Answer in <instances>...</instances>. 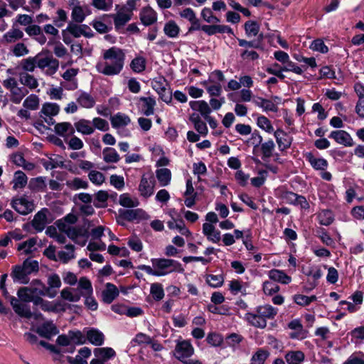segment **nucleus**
<instances>
[{"mask_svg": "<svg viewBox=\"0 0 364 364\" xmlns=\"http://www.w3.org/2000/svg\"><path fill=\"white\" fill-rule=\"evenodd\" d=\"M104 63H98L96 65L97 71L105 75H118L122 70L124 63L125 54L117 47H110L103 53Z\"/></svg>", "mask_w": 364, "mask_h": 364, "instance_id": "1", "label": "nucleus"}, {"mask_svg": "<svg viewBox=\"0 0 364 364\" xmlns=\"http://www.w3.org/2000/svg\"><path fill=\"white\" fill-rule=\"evenodd\" d=\"M193 353L194 349L191 343L187 341H182L176 344L174 355L176 358L184 364H202L198 360L189 359Z\"/></svg>", "mask_w": 364, "mask_h": 364, "instance_id": "2", "label": "nucleus"}, {"mask_svg": "<svg viewBox=\"0 0 364 364\" xmlns=\"http://www.w3.org/2000/svg\"><path fill=\"white\" fill-rule=\"evenodd\" d=\"M151 262L156 271L165 272V275L173 272L182 273L184 271L181 263L173 259L154 258L151 259Z\"/></svg>", "mask_w": 364, "mask_h": 364, "instance_id": "3", "label": "nucleus"}, {"mask_svg": "<svg viewBox=\"0 0 364 364\" xmlns=\"http://www.w3.org/2000/svg\"><path fill=\"white\" fill-rule=\"evenodd\" d=\"M1 290L2 291L3 296L6 299L10 301V304L16 314L21 317L28 319L33 317V313L31 311L30 309L26 305L21 304L19 300L16 297L10 296L6 287H4L3 289H1Z\"/></svg>", "mask_w": 364, "mask_h": 364, "instance_id": "4", "label": "nucleus"}, {"mask_svg": "<svg viewBox=\"0 0 364 364\" xmlns=\"http://www.w3.org/2000/svg\"><path fill=\"white\" fill-rule=\"evenodd\" d=\"M35 58L38 67L41 69L48 68L47 73L49 74H53L58 68V61L51 54L40 53Z\"/></svg>", "mask_w": 364, "mask_h": 364, "instance_id": "5", "label": "nucleus"}, {"mask_svg": "<svg viewBox=\"0 0 364 364\" xmlns=\"http://www.w3.org/2000/svg\"><path fill=\"white\" fill-rule=\"evenodd\" d=\"M152 88L157 92L160 98L166 103L172 100V93L168 87V83L164 77L154 80L151 82Z\"/></svg>", "mask_w": 364, "mask_h": 364, "instance_id": "6", "label": "nucleus"}, {"mask_svg": "<svg viewBox=\"0 0 364 364\" xmlns=\"http://www.w3.org/2000/svg\"><path fill=\"white\" fill-rule=\"evenodd\" d=\"M155 179L153 176L143 175L139 185L140 195L145 198H149L153 193L155 186Z\"/></svg>", "mask_w": 364, "mask_h": 364, "instance_id": "7", "label": "nucleus"}, {"mask_svg": "<svg viewBox=\"0 0 364 364\" xmlns=\"http://www.w3.org/2000/svg\"><path fill=\"white\" fill-rule=\"evenodd\" d=\"M11 204L16 211L24 215L30 213L34 209L33 202L27 200L25 196L17 199H13Z\"/></svg>", "mask_w": 364, "mask_h": 364, "instance_id": "8", "label": "nucleus"}, {"mask_svg": "<svg viewBox=\"0 0 364 364\" xmlns=\"http://www.w3.org/2000/svg\"><path fill=\"white\" fill-rule=\"evenodd\" d=\"M278 148L281 151H284L291 147L293 137L281 129L274 132Z\"/></svg>", "mask_w": 364, "mask_h": 364, "instance_id": "9", "label": "nucleus"}, {"mask_svg": "<svg viewBox=\"0 0 364 364\" xmlns=\"http://www.w3.org/2000/svg\"><path fill=\"white\" fill-rule=\"evenodd\" d=\"M119 217L127 221H133L134 220H143L146 218V213L142 209H120L119 210Z\"/></svg>", "mask_w": 364, "mask_h": 364, "instance_id": "10", "label": "nucleus"}, {"mask_svg": "<svg viewBox=\"0 0 364 364\" xmlns=\"http://www.w3.org/2000/svg\"><path fill=\"white\" fill-rule=\"evenodd\" d=\"M10 276L14 283L27 284L30 282V277L28 276L25 270L19 264L12 267Z\"/></svg>", "mask_w": 364, "mask_h": 364, "instance_id": "11", "label": "nucleus"}, {"mask_svg": "<svg viewBox=\"0 0 364 364\" xmlns=\"http://www.w3.org/2000/svg\"><path fill=\"white\" fill-rule=\"evenodd\" d=\"M36 333L41 337L50 339L53 336L58 334L59 331L52 321H46L36 328Z\"/></svg>", "mask_w": 364, "mask_h": 364, "instance_id": "12", "label": "nucleus"}, {"mask_svg": "<svg viewBox=\"0 0 364 364\" xmlns=\"http://www.w3.org/2000/svg\"><path fill=\"white\" fill-rule=\"evenodd\" d=\"M48 210L47 208H43L38 211L31 221L32 226L37 232H42L47 223V213Z\"/></svg>", "mask_w": 364, "mask_h": 364, "instance_id": "13", "label": "nucleus"}, {"mask_svg": "<svg viewBox=\"0 0 364 364\" xmlns=\"http://www.w3.org/2000/svg\"><path fill=\"white\" fill-rule=\"evenodd\" d=\"M329 137L333 139L337 143L346 146L353 145V139L350 135L344 130H337L331 132Z\"/></svg>", "mask_w": 364, "mask_h": 364, "instance_id": "14", "label": "nucleus"}, {"mask_svg": "<svg viewBox=\"0 0 364 364\" xmlns=\"http://www.w3.org/2000/svg\"><path fill=\"white\" fill-rule=\"evenodd\" d=\"M305 157L312 168L315 170L326 171L328 166V163L325 159L316 158L311 152L306 153Z\"/></svg>", "mask_w": 364, "mask_h": 364, "instance_id": "15", "label": "nucleus"}, {"mask_svg": "<svg viewBox=\"0 0 364 364\" xmlns=\"http://www.w3.org/2000/svg\"><path fill=\"white\" fill-rule=\"evenodd\" d=\"M140 20L144 26H150L157 20L156 12L150 6H146L140 12Z\"/></svg>", "mask_w": 364, "mask_h": 364, "instance_id": "16", "label": "nucleus"}, {"mask_svg": "<svg viewBox=\"0 0 364 364\" xmlns=\"http://www.w3.org/2000/svg\"><path fill=\"white\" fill-rule=\"evenodd\" d=\"M119 294V290L114 284L107 283L105 289L102 292V301L106 304H111Z\"/></svg>", "mask_w": 364, "mask_h": 364, "instance_id": "17", "label": "nucleus"}, {"mask_svg": "<svg viewBox=\"0 0 364 364\" xmlns=\"http://www.w3.org/2000/svg\"><path fill=\"white\" fill-rule=\"evenodd\" d=\"M86 340L95 346H100L104 343L105 336L98 329L92 328L86 331Z\"/></svg>", "mask_w": 364, "mask_h": 364, "instance_id": "18", "label": "nucleus"}, {"mask_svg": "<svg viewBox=\"0 0 364 364\" xmlns=\"http://www.w3.org/2000/svg\"><path fill=\"white\" fill-rule=\"evenodd\" d=\"M245 319L252 326L264 328L267 326V321L264 320L257 312H247L245 314Z\"/></svg>", "mask_w": 364, "mask_h": 364, "instance_id": "19", "label": "nucleus"}, {"mask_svg": "<svg viewBox=\"0 0 364 364\" xmlns=\"http://www.w3.org/2000/svg\"><path fill=\"white\" fill-rule=\"evenodd\" d=\"M73 127L77 132L83 135H90L94 133V127H92L91 121L85 119H80L75 122Z\"/></svg>", "mask_w": 364, "mask_h": 364, "instance_id": "20", "label": "nucleus"}, {"mask_svg": "<svg viewBox=\"0 0 364 364\" xmlns=\"http://www.w3.org/2000/svg\"><path fill=\"white\" fill-rule=\"evenodd\" d=\"M36 243L37 238L31 237L28 240L18 244L17 250L18 251H21V254L25 255H31L37 250V248L36 247Z\"/></svg>", "mask_w": 364, "mask_h": 364, "instance_id": "21", "label": "nucleus"}, {"mask_svg": "<svg viewBox=\"0 0 364 364\" xmlns=\"http://www.w3.org/2000/svg\"><path fill=\"white\" fill-rule=\"evenodd\" d=\"M268 276L270 279L284 284H287L291 281V278L284 271L277 269H273L269 271Z\"/></svg>", "mask_w": 364, "mask_h": 364, "instance_id": "22", "label": "nucleus"}, {"mask_svg": "<svg viewBox=\"0 0 364 364\" xmlns=\"http://www.w3.org/2000/svg\"><path fill=\"white\" fill-rule=\"evenodd\" d=\"M69 32L71 33L73 37L78 38L82 35L86 37L92 36L89 32H87L86 30H90L89 27L86 25H77L73 23H70L66 28Z\"/></svg>", "mask_w": 364, "mask_h": 364, "instance_id": "23", "label": "nucleus"}, {"mask_svg": "<svg viewBox=\"0 0 364 364\" xmlns=\"http://www.w3.org/2000/svg\"><path fill=\"white\" fill-rule=\"evenodd\" d=\"M94 354L96 358H100L104 363L116 356L114 350L109 347L97 348L94 350Z\"/></svg>", "mask_w": 364, "mask_h": 364, "instance_id": "24", "label": "nucleus"}, {"mask_svg": "<svg viewBox=\"0 0 364 364\" xmlns=\"http://www.w3.org/2000/svg\"><path fill=\"white\" fill-rule=\"evenodd\" d=\"M111 124L113 128L126 127L131 122L129 117L124 113L118 112L110 118Z\"/></svg>", "mask_w": 364, "mask_h": 364, "instance_id": "25", "label": "nucleus"}, {"mask_svg": "<svg viewBox=\"0 0 364 364\" xmlns=\"http://www.w3.org/2000/svg\"><path fill=\"white\" fill-rule=\"evenodd\" d=\"M131 16L132 14L126 12L124 9L119 11L113 18L116 29L122 28L131 19Z\"/></svg>", "mask_w": 364, "mask_h": 364, "instance_id": "26", "label": "nucleus"}, {"mask_svg": "<svg viewBox=\"0 0 364 364\" xmlns=\"http://www.w3.org/2000/svg\"><path fill=\"white\" fill-rule=\"evenodd\" d=\"M255 311L264 318L265 321L274 318L277 314V309L269 304L259 306L255 309Z\"/></svg>", "mask_w": 364, "mask_h": 364, "instance_id": "27", "label": "nucleus"}, {"mask_svg": "<svg viewBox=\"0 0 364 364\" xmlns=\"http://www.w3.org/2000/svg\"><path fill=\"white\" fill-rule=\"evenodd\" d=\"M140 101L143 102L141 105V112L146 116L152 115L154 112V106L156 101L151 97H141Z\"/></svg>", "mask_w": 364, "mask_h": 364, "instance_id": "28", "label": "nucleus"}, {"mask_svg": "<svg viewBox=\"0 0 364 364\" xmlns=\"http://www.w3.org/2000/svg\"><path fill=\"white\" fill-rule=\"evenodd\" d=\"M28 182V177L22 171H16L14 173L12 180L13 188L14 190L23 188Z\"/></svg>", "mask_w": 364, "mask_h": 364, "instance_id": "29", "label": "nucleus"}, {"mask_svg": "<svg viewBox=\"0 0 364 364\" xmlns=\"http://www.w3.org/2000/svg\"><path fill=\"white\" fill-rule=\"evenodd\" d=\"M55 133L61 136H66L68 135H73L75 133V128L70 122L58 123L55 126Z\"/></svg>", "mask_w": 364, "mask_h": 364, "instance_id": "30", "label": "nucleus"}, {"mask_svg": "<svg viewBox=\"0 0 364 364\" xmlns=\"http://www.w3.org/2000/svg\"><path fill=\"white\" fill-rule=\"evenodd\" d=\"M156 176L161 186H166L170 183L171 173L168 168H163L156 170Z\"/></svg>", "mask_w": 364, "mask_h": 364, "instance_id": "31", "label": "nucleus"}, {"mask_svg": "<svg viewBox=\"0 0 364 364\" xmlns=\"http://www.w3.org/2000/svg\"><path fill=\"white\" fill-rule=\"evenodd\" d=\"M275 148L274 142L272 139L262 142L260 144V150L262 154V159L265 161L273 155Z\"/></svg>", "mask_w": 364, "mask_h": 364, "instance_id": "32", "label": "nucleus"}, {"mask_svg": "<svg viewBox=\"0 0 364 364\" xmlns=\"http://www.w3.org/2000/svg\"><path fill=\"white\" fill-rule=\"evenodd\" d=\"M29 277L33 273H37L39 271V264L37 260L31 258L26 259L21 264H20Z\"/></svg>", "mask_w": 364, "mask_h": 364, "instance_id": "33", "label": "nucleus"}, {"mask_svg": "<svg viewBox=\"0 0 364 364\" xmlns=\"http://www.w3.org/2000/svg\"><path fill=\"white\" fill-rule=\"evenodd\" d=\"M109 198V193L106 191H99L95 193V198L93 205L97 208H106L107 206V201Z\"/></svg>", "mask_w": 364, "mask_h": 364, "instance_id": "34", "label": "nucleus"}, {"mask_svg": "<svg viewBox=\"0 0 364 364\" xmlns=\"http://www.w3.org/2000/svg\"><path fill=\"white\" fill-rule=\"evenodd\" d=\"M77 102L85 108H92L95 104V99L89 93L85 92L80 93Z\"/></svg>", "mask_w": 364, "mask_h": 364, "instance_id": "35", "label": "nucleus"}, {"mask_svg": "<svg viewBox=\"0 0 364 364\" xmlns=\"http://www.w3.org/2000/svg\"><path fill=\"white\" fill-rule=\"evenodd\" d=\"M103 160L106 163H117L120 160L119 155L114 148L106 147L103 149Z\"/></svg>", "mask_w": 364, "mask_h": 364, "instance_id": "36", "label": "nucleus"}, {"mask_svg": "<svg viewBox=\"0 0 364 364\" xmlns=\"http://www.w3.org/2000/svg\"><path fill=\"white\" fill-rule=\"evenodd\" d=\"M254 102L257 106L262 107L263 110L266 112L271 111L273 112H277L278 110L277 106L269 100L264 99L262 97H257V99Z\"/></svg>", "mask_w": 364, "mask_h": 364, "instance_id": "37", "label": "nucleus"}, {"mask_svg": "<svg viewBox=\"0 0 364 364\" xmlns=\"http://www.w3.org/2000/svg\"><path fill=\"white\" fill-rule=\"evenodd\" d=\"M288 364H300L304 360V354L299 350L289 351L285 355Z\"/></svg>", "mask_w": 364, "mask_h": 364, "instance_id": "38", "label": "nucleus"}, {"mask_svg": "<svg viewBox=\"0 0 364 364\" xmlns=\"http://www.w3.org/2000/svg\"><path fill=\"white\" fill-rule=\"evenodd\" d=\"M11 101L15 104H19L23 98L28 94V90L23 87H14L11 91Z\"/></svg>", "mask_w": 364, "mask_h": 364, "instance_id": "39", "label": "nucleus"}, {"mask_svg": "<svg viewBox=\"0 0 364 364\" xmlns=\"http://www.w3.org/2000/svg\"><path fill=\"white\" fill-rule=\"evenodd\" d=\"M67 251H60L58 253V259L63 263H67L70 259L75 257V247L73 245H67L65 246Z\"/></svg>", "mask_w": 364, "mask_h": 364, "instance_id": "40", "label": "nucleus"}, {"mask_svg": "<svg viewBox=\"0 0 364 364\" xmlns=\"http://www.w3.org/2000/svg\"><path fill=\"white\" fill-rule=\"evenodd\" d=\"M318 220L320 225L328 226L334 220L333 213L329 210H323L318 213Z\"/></svg>", "mask_w": 364, "mask_h": 364, "instance_id": "41", "label": "nucleus"}, {"mask_svg": "<svg viewBox=\"0 0 364 364\" xmlns=\"http://www.w3.org/2000/svg\"><path fill=\"white\" fill-rule=\"evenodd\" d=\"M119 203L125 208H135L139 204L136 198L132 199L129 193H123L119 196Z\"/></svg>", "mask_w": 364, "mask_h": 364, "instance_id": "42", "label": "nucleus"}, {"mask_svg": "<svg viewBox=\"0 0 364 364\" xmlns=\"http://www.w3.org/2000/svg\"><path fill=\"white\" fill-rule=\"evenodd\" d=\"M61 297L71 302H77L80 298V294L77 293L75 289H70L68 288L63 289L60 293Z\"/></svg>", "mask_w": 364, "mask_h": 364, "instance_id": "43", "label": "nucleus"}, {"mask_svg": "<svg viewBox=\"0 0 364 364\" xmlns=\"http://www.w3.org/2000/svg\"><path fill=\"white\" fill-rule=\"evenodd\" d=\"M150 294L155 301H161L164 296V291L162 284L160 283L151 284L150 287Z\"/></svg>", "mask_w": 364, "mask_h": 364, "instance_id": "44", "label": "nucleus"}, {"mask_svg": "<svg viewBox=\"0 0 364 364\" xmlns=\"http://www.w3.org/2000/svg\"><path fill=\"white\" fill-rule=\"evenodd\" d=\"M60 107L56 103H45L41 109V113L47 117L55 116L58 114Z\"/></svg>", "mask_w": 364, "mask_h": 364, "instance_id": "45", "label": "nucleus"}, {"mask_svg": "<svg viewBox=\"0 0 364 364\" xmlns=\"http://www.w3.org/2000/svg\"><path fill=\"white\" fill-rule=\"evenodd\" d=\"M180 28L173 21L167 22L164 28V31L166 36L171 38H175L178 36Z\"/></svg>", "mask_w": 364, "mask_h": 364, "instance_id": "46", "label": "nucleus"}, {"mask_svg": "<svg viewBox=\"0 0 364 364\" xmlns=\"http://www.w3.org/2000/svg\"><path fill=\"white\" fill-rule=\"evenodd\" d=\"M78 289L82 290L81 296L92 295V287L90 281L86 277H81L78 282Z\"/></svg>", "mask_w": 364, "mask_h": 364, "instance_id": "47", "label": "nucleus"}, {"mask_svg": "<svg viewBox=\"0 0 364 364\" xmlns=\"http://www.w3.org/2000/svg\"><path fill=\"white\" fill-rule=\"evenodd\" d=\"M86 15L87 14L84 9L78 4L73 6L71 16L74 21L77 23H82L85 20Z\"/></svg>", "mask_w": 364, "mask_h": 364, "instance_id": "48", "label": "nucleus"}, {"mask_svg": "<svg viewBox=\"0 0 364 364\" xmlns=\"http://www.w3.org/2000/svg\"><path fill=\"white\" fill-rule=\"evenodd\" d=\"M130 67L135 73H141L146 68V60L143 57H136L131 63Z\"/></svg>", "mask_w": 364, "mask_h": 364, "instance_id": "49", "label": "nucleus"}, {"mask_svg": "<svg viewBox=\"0 0 364 364\" xmlns=\"http://www.w3.org/2000/svg\"><path fill=\"white\" fill-rule=\"evenodd\" d=\"M20 82L31 89H35L38 85L37 80L33 75L28 73L21 74Z\"/></svg>", "mask_w": 364, "mask_h": 364, "instance_id": "50", "label": "nucleus"}, {"mask_svg": "<svg viewBox=\"0 0 364 364\" xmlns=\"http://www.w3.org/2000/svg\"><path fill=\"white\" fill-rule=\"evenodd\" d=\"M257 126L268 133L274 132L273 126L271 124L269 119L264 116H259L257 119Z\"/></svg>", "mask_w": 364, "mask_h": 364, "instance_id": "51", "label": "nucleus"}, {"mask_svg": "<svg viewBox=\"0 0 364 364\" xmlns=\"http://www.w3.org/2000/svg\"><path fill=\"white\" fill-rule=\"evenodd\" d=\"M68 335L70 341L77 345H82L86 342V336H85L80 331H70Z\"/></svg>", "mask_w": 364, "mask_h": 364, "instance_id": "52", "label": "nucleus"}, {"mask_svg": "<svg viewBox=\"0 0 364 364\" xmlns=\"http://www.w3.org/2000/svg\"><path fill=\"white\" fill-rule=\"evenodd\" d=\"M269 353L263 349H259L252 357L251 364H264Z\"/></svg>", "mask_w": 364, "mask_h": 364, "instance_id": "53", "label": "nucleus"}, {"mask_svg": "<svg viewBox=\"0 0 364 364\" xmlns=\"http://www.w3.org/2000/svg\"><path fill=\"white\" fill-rule=\"evenodd\" d=\"M23 36V33L19 29H12L4 35V39L6 43H14L16 40L21 39Z\"/></svg>", "mask_w": 364, "mask_h": 364, "instance_id": "54", "label": "nucleus"}, {"mask_svg": "<svg viewBox=\"0 0 364 364\" xmlns=\"http://www.w3.org/2000/svg\"><path fill=\"white\" fill-rule=\"evenodd\" d=\"M245 29L248 36H256L259 32V26L256 21H248L245 23Z\"/></svg>", "mask_w": 364, "mask_h": 364, "instance_id": "55", "label": "nucleus"}, {"mask_svg": "<svg viewBox=\"0 0 364 364\" xmlns=\"http://www.w3.org/2000/svg\"><path fill=\"white\" fill-rule=\"evenodd\" d=\"M17 296L21 301L23 302H31L33 300V295L31 293L29 287H21L17 291Z\"/></svg>", "mask_w": 364, "mask_h": 364, "instance_id": "56", "label": "nucleus"}, {"mask_svg": "<svg viewBox=\"0 0 364 364\" xmlns=\"http://www.w3.org/2000/svg\"><path fill=\"white\" fill-rule=\"evenodd\" d=\"M39 105L38 97L35 95H31L23 102V107L31 110L38 109Z\"/></svg>", "mask_w": 364, "mask_h": 364, "instance_id": "57", "label": "nucleus"}, {"mask_svg": "<svg viewBox=\"0 0 364 364\" xmlns=\"http://www.w3.org/2000/svg\"><path fill=\"white\" fill-rule=\"evenodd\" d=\"M206 282L210 287L217 288L223 285L224 279L223 277L220 274H209L206 277Z\"/></svg>", "mask_w": 364, "mask_h": 364, "instance_id": "58", "label": "nucleus"}, {"mask_svg": "<svg viewBox=\"0 0 364 364\" xmlns=\"http://www.w3.org/2000/svg\"><path fill=\"white\" fill-rule=\"evenodd\" d=\"M201 16L207 23H219L220 18L213 15V11L209 8H204L201 11Z\"/></svg>", "mask_w": 364, "mask_h": 364, "instance_id": "59", "label": "nucleus"}, {"mask_svg": "<svg viewBox=\"0 0 364 364\" xmlns=\"http://www.w3.org/2000/svg\"><path fill=\"white\" fill-rule=\"evenodd\" d=\"M91 122L94 129H97L100 131L106 132L109 129V123L102 118L95 117Z\"/></svg>", "mask_w": 364, "mask_h": 364, "instance_id": "60", "label": "nucleus"}, {"mask_svg": "<svg viewBox=\"0 0 364 364\" xmlns=\"http://www.w3.org/2000/svg\"><path fill=\"white\" fill-rule=\"evenodd\" d=\"M68 186L72 189L77 190L80 188L86 189L88 188V182L80 178H75L71 181H68Z\"/></svg>", "mask_w": 364, "mask_h": 364, "instance_id": "61", "label": "nucleus"}, {"mask_svg": "<svg viewBox=\"0 0 364 364\" xmlns=\"http://www.w3.org/2000/svg\"><path fill=\"white\" fill-rule=\"evenodd\" d=\"M90 181L96 185H101L105 181V176L98 171H91L88 174Z\"/></svg>", "mask_w": 364, "mask_h": 364, "instance_id": "62", "label": "nucleus"}, {"mask_svg": "<svg viewBox=\"0 0 364 364\" xmlns=\"http://www.w3.org/2000/svg\"><path fill=\"white\" fill-rule=\"evenodd\" d=\"M48 285L50 290H55L61 286L60 277L57 274H50L48 278Z\"/></svg>", "mask_w": 364, "mask_h": 364, "instance_id": "63", "label": "nucleus"}, {"mask_svg": "<svg viewBox=\"0 0 364 364\" xmlns=\"http://www.w3.org/2000/svg\"><path fill=\"white\" fill-rule=\"evenodd\" d=\"M279 285L271 282H264L263 283V291L267 295H272L279 291Z\"/></svg>", "mask_w": 364, "mask_h": 364, "instance_id": "64", "label": "nucleus"}]
</instances>
